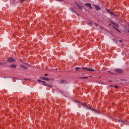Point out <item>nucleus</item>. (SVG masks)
I'll use <instances>...</instances> for the list:
<instances>
[{
  "mask_svg": "<svg viewBox=\"0 0 129 129\" xmlns=\"http://www.w3.org/2000/svg\"><path fill=\"white\" fill-rule=\"evenodd\" d=\"M108 73H110V74H111L112 75H113V73H111V72H110V71H108Z\"/></svg>",
  "mask_w": 129,
  "mask_h": 129,
  "instance_id": "nucleus-20",
  "label": "nucleus"
},
{
  "mask_svg": "<svg viewBox=\"0 0 129 129\" xmlns=\"http://www.w3.org/2000/svg\"><path fill=\"white\" fill-rule=\"evenodd\" d=\"M110 87H112V86L111 85V86H110Z\"/></svg>",
  "mask_w": 129,
  "mask_h": 129,
  "instance_id": "nucleus-31",
  "label": "nucleus"
},
{
  "mask_svg": "<svg viewBox=\"0 0 129 129\" xmlns=\"http://www.w3.org/2000/svg\"><path fill=\"white\" fill-rule=\"evenodd\" d=\"M109 26H111V24H109Z\"/></svg>",
  "mask_w": 129,
  "mask_h": 129,
  "instance_id": "nucleus-32",
  "label": "nucleus"
},
{
  "mask_svg": "<svg viewBox=\"0 0 129 129\" xmlns=\"http://www.w3.org/2000/svg\"><path fill=\"white\" fill-rule=\"evenodd\" d=\"M44 80H46V81H49V80H50V79L47 78H44Z\"/></svg>",
  "mask_w": 129,
  "mask_h": 129,
  "instance_id": "nucleus-17",
  "label": "nucleus"
},
{
  "mask_svg": "<svg viewBox=\"0 0 129 129\" xmlns=\"http://www.w3.org/2000/svg\"><path fill=\"white\" fill-rule=\"evenodd\" d=\"M95 26H97V24H95Z\"/></svg>",
  "mask_w": 129,
  "mask_h": 129,
  "instance_id": "nucleus-29",
  "label": "nucleus"
},
{
  "mask_svg": "<svg viewBox=\"0 0 129 129\" xmlns=\"http://www.w3.org/2000/svg\"><path fill=\"white\" fill-rule=\"evenodd\" d=\"M119 42H120L121 43H122V40H119Z\"/></svg>",
  "mask_w": 129,
  "mask_h": 129,
  "instance_id": "nucleus-26",
  "label": "nucleus"
},
{
  "mask_svg": "<svg viewBox=\"0 0 129 129\" xmlns=\"http://www.w3.org/2000/svg\"><path fill=\"white\" fill-rule=\"evenodd\" d=\"M95 8L97 11H99V10H100V7L97 6V5L95 6Z\"/></svg>",
  "mask_w": 129,
  "mask_h": 129,
  "instance_id": "nucleus-11",
  "label": "nucleus"
},
{
  "mask_svg": "<svg viewBox=\"0 0 129 129\" xmlns=\"http://www.w3.org/2000/svg\"><path fill=\"white\" fill-rule=\"evenodd\" d=\"M45 76H48V74H45Z\"/></svg>",
  "mask_w": 129,
  "mask_h": 129,
  "instance_id": "nucleus-24",
  "label": "nucleus"
},
{
  "mask_svg": "<svg viewBox=\"0 0 129 129\" xmlns=\"http://www.w3.org/2000/svg\"><path fill=\"white\" fill-rule=\"evenodd\" d=\"M0 65H4V63H0Z\"/></svg>",
  "mask_w": 129,
  "mask_h": 129,
  "instance_id": "nucleus-25",
  "label": "nucleus"
},
{
  "mask_svg": "<svg viewBox=\"0 0 129 129\" xmlns=\"http://www.w3.org/2000/svg\"><path fill=\"white\" fill-rule=\"evenodd\" d=\"M88 25L89 26H92V23H91V22L89 21L88 22Z\"/></svg>",
  "mask_w": 129,
  "mask_h": 129,
  "instance_id": "nucleus-14",
  "label": "nucleus"
},
{
  "mask_svg": "<svg viewBox=\"0 0 129 129\" xmlns=\"http://www.w3.org/2000/svg\"><path fill=\"white\" fill-rule=\"evenodd\" d=\"M114 87L115 88H117V86H114Z\"/></svg>",
  "mask_w": 129,
  "mask_h": 129,
  "instance_id": "nucleus-23",
  "label": "nucleus"
},
{
  "mask_svg": "<svg viewBox=\"0 0 129 129\" xmlns=\"http://www.w3.org/2000/svg\"><path fill=\"white\" fill-rule=\"evenodd\" d=\"M76 102L78 103V102H79V101H76Z\"/></svg>",
  "mask_w": 129,
  "mask_h": 129,
  "instance_id": "nucleus-28",
  "label": "nucleus"
},
{
  "mask_svg": "<svg viewBox=\"0 0 129 129\" xmlns=\"http://www.w3.org/2000/svg\"><path fill=\"white\" fill-rule=\"evenodd\" d=\"M8 62H15L16 59H14L12 57H9L8 59H7Z\"/></svg>",
  "mask_w": 129,
  "mask_h": 129,
  "instance_id": "nucleus-4",
  "label": "nucleus"
},
{
  "mask_svg": "<svg viewBox=\"0 0 129 129\" xmlns=\"http://www.w3.org/2000/svg\"><path fill=\"white\" fill-rule=\"evenodd\" d=\"M114 71L115 72H117L118 73H122V70H120V69H115L114 70Z\"/></svg>",
  "mask_w": 129,
  "mask_h": 129,
  "instance_id": "nucleus-6",
  "label": "nucleus"
},
{
  "mask_svg": "<svg viewBox=\"0 0 129 129\" xmlns=\"http://www.w3.org/2000/svg\"><path fill=\"white\" fill-rule=\"evenodd\" d=\"M10 67H11V68L16 69V68H17V65H16V64H12V65H11L10 66Z\"/></svg>",
  "mask_w": 129,
  "mask_h": 129,
  "instance_id": "nucleus-9",
  "label": "nucleus"
},
{
  "mask_svg": "<svg viewBox=\"0 0 129 129\" xmlns=\"http://www.w3.org/2000/svg\"><path fill=\"white\" fill-rule=\"evenodd\" d=\"M108 12H109V13L111 14V15H113L114 16H115V17H117L116 15L114 14L113 13H112V12H110L108 10Z\"/></svg>",
  "mask_w": 129,
  "mask_h": 129,
  "instance_id": "nucleus-13",
  "label": "nucleus"
},
{
  "mask_svg": "<svg viewBox=\"0 0 129 129\" xmlns=\"http://www.w3.org/2000/svg\"><path fill=\"white\" fill-rule=\"evenodd\" d=\"M43 85H45V86H49V87H52L51 86H50V85H48L47 84H43Z\"/></svg>",
  "mask_w": 129,
  "mask_h": 129,
  "instance_id": "nucleus-15",
  "label": "nucleus"
},
{
  "mask_svg": "<svg viewBox=\"0 0 129 129\" xmlns=\"http://www.w3.org/2000/svg\"><path fill=\"white\" fill-rule=\"evenodd\" d=\"M82 105H83V106H85V107H86V108H88L89 109H91V110H92V111H94L95 113H98V111L87 106L85 104L82 103Z\"/></svg>",
  "mask_w": 129,
  "mask_h": 129,
  "instance_id": "nucleus-2",
  "label": "nucleus"
},
{
  "mask_svg": "<svg viewBox=\"0 0 129 129\" xmlns=\"http://www.w3.org/2000/svg\"><path fill=\"white\" fill-rule=\"evenodd\" d=\"M44 78H46V77H43L41 79H42L43 80H45Z\"/></svg>",
  "mask_w": 129,
  "mask_h": 129,
  "instance_id": "nucleus-22",
  "label": "nucleus"
},
{
  "mask_svg": "<svg viewBox=\"0 0 129 129\" xmlns=\"http://www.w3.org/2000/svg\"><path fill=\"white\" fill-rule=\"evenodd\" d=\"M40 79H42V78H41V77H40Z\"/></svg>",
  "mask_w": 129,
  "mask_h": 129,
  "instance_id": "nucleus-33",
  "label": "nucleus"
},
{
  "mask_svg": "<svg viewBox=\"0 0 129 129\" xmlns=\"http://www.w3.org/2000/svg\"><path fill=\"white\" fill-rule=\"evenodd\" d=\"M21 2H25V0H21Z\"/></svg>",
  "mask_w": 129,
  "mask_h": 129,
  "instance_id": "nucleus-27",
  "label": "nucleus"
},
{
  "mask_svg": "<svg viewBox=\"0 0 129 129\" xmlns=\"http://www.w3.org/2000/svg\"><path fill=\"white\" fill-rule=\"evenodd\" d=\"M76 6L77 7H78V9H79V10H82V7H81V6H80L78 4H76Z\"/></svg>",
  "mask_w": 129,
  "mask_h": 129,
  "instance_id": "nucleus-8",
  "label": "nucleus"
},
{
  "mask_svg": "<svg viewBox=\"0 0 129 129\" xmlns=\"http://www.w3.org/2000/svg\"><path fill=\"white\" fill-rule=\"evenodd\" d=\"M128 33H129V30H127Z\"/></svg>",
  "mask_w": 129,
  "mask_h": 129,
  "instance_id": "nucleus-30",
  "label": "nucleus"
},
{
  "mask_svg": "<svg viewBox=\"0 0 129 129\" xmlns=\"http://www.w3.org/2000/svg\"><path fill=\"white\" fill-rule=\"evenodd\" d=\"M89 77H91V76H90Z\"/></svg>",
  "mask_w": 129,
  "mask_h": 129,
  "instance_id": "nucleus-34",
  "label": "nucleus"
},
{
  "mask_svg": "<svg viewBox=\"0 0 129 129\" xmlns=\"http://www.w3.org/2000/svg\"><path fill=\"white\" fill-rule=\"evenodd\" d=\"M20 67H21V68H23V69H28V68L24 65H21L20 66Z\"/></svg>",
  "mask_w": 129,
  "mask_h": 129,
  "instance_id": "nucleus-10",
  "label": "nucleus"
},
{
  "mask_svg": "<svg viewBox=\"0 0 129 129\" xmlns=\"http://www.w3.org/2000/svg\"><path fill=\"white\" fill-rule=\"evenodd\" d=\"M82 69L83 70H84L85 71H89L90 72H92L95 71V70H94L93 69H89V68H87V67L82 68Z\"/></svg>",
  "mask_w": 129,
  "mask_h": 129,
  "instance_id": "nucleus-3",
  "label": "nucleus"
},
{
  "mask_svg": "<svg viewBox=\"0 0 129 129\" xmlns=\"http://www.w3.org/2000/svg\"><path fill=\"white\" fill-rule=\"evenodd\" d=\"M57 2H63V0H56Z\"/></svg>",
  "mask_w": 129,
  "mask_h": 129,
  "instance_id": "nucleus-21",
  "label": "nucleus"
},
{
  "mask_svg": "<svg viewBox=\"0 0 129 129\" xmlns=\"http://www.w3.org/2000/svg\"><path fill=\"white\" fill-rule=\"evenodd\" d=\"M85 6H86V7H88L89 8H90V9L92 10V7H91V4L86 3V4H85Z\"/></svg>",
  "mask_w": 129,
  "mask_h": 129,
  "instance_id": "nucleus-5",
  "label": "nucleus"
},
{
  "mask_svg": "<svg viewBox=\"0 0 129 129\" xmlns=\"http://www.w3.org/2000/svg\"><path fill=\"white\" fill-rule=\"evenodd\" d=\"M70 10L71 11V12H73V13H75V10H74L73 8H70Z\"/></svg>",
  "mask_w": 129,
  "mask_h": 129,
  "instance_id": "nucleus-12",
  "label": "nucleus"
},
{
  "mask_svg": "<svg viewBox=\"0 0 129 129\" xmlns=\"http://www.w3.org/2000/svg\"><path fill=\"white\" fill-rule=\"evenodd\" d=\"M75 70H79V69H80V68L79 67H76L75 68Z\"/></svg>",
  "mask_w": 129,
  "mask_h": 129,
  "instance_id": "nucleus-19",
  "label": "nucleus"
},
{
  "mask_svg": "<svg viewBox=\"0 0 129 129\" xmlns=\"http://www.w3.org/2000/svg\"><path fill=\"white\" fill-rule=\"evenodd\" d=\"M81 79H87L88 78V77H81L80 78Z\"/></svg>",
  "mask_w": 129,
  "mask_h": 129,
  "instance_id": "nucleus-16",
  "label": "nucleus"
},
{
  "mask_svg": "<svg viewBox=\"0 0 129 129\" xmlns=\"http://www.w3.org/2000/svg\"><path fill=\"white\" fill-rule=\"evenodd\" d=\"M60 83L61 84H67V83H68L67 81H66V80H60Z\"/></svg>",
  "mask_w": 129,
  "mask_h": 129,
  "instance_id": "nucleus-7",
  "label": "nucleus"
},
{
  "mask_svg": "<svg viewBox=\"0 0 129 129\" xmlns=\"http://www.w3.org/2000/svg\"><path fill=\"white\" fill-rule=\"evenodd\" d=\"M110 22L111 23V24H112V25H113V29H115V30L117 31V32H118L119 33H121L120 31H119L118 29H117V28H116L119 27V25L118 24L115 23L114 22H112L111 21H110Z\"/></svg>",
  "mask_w": 129,
  "mask_h": 129,
  "instance_id": "nucleus-1",
  "label": "nucleus"
},
{
  "mask_svg": "<svg viewBox=\"0 0 129 129\" xmlns=\"http://www.w3.org/2000/svg\"><path fill=\"white\" fill-rule=\"evenodd\" d=\"M37 81H38V82H43V83H46V82H44L40 80H37Z\"/></svg>",
  "mask_w": 129,
  "mask_h": 129,
  "instance_id": "nucleus-18",
  "label": "nucleus"
}]
</instances>
